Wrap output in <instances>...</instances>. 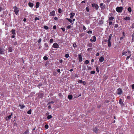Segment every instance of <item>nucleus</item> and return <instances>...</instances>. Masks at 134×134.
<instances>
[{
	"mask_svg": "<svg viewBox=\"0 0 134 134\" xmlns=\"http://www.w3.org/2000/svg\"><path fill=\"white\" fill-rule=\"evenodd\" d=\"M122 9L123 8L121 7H118L116 9V11L119 13L121 12L122 10Z\"/></svg>",
	"mask_w": 134,
	"mask_h": 134,
	"instance_id": "f257e3e1",
	"label": "nucleus"
},
{
	"mask_svg": "<svg viewBox=\"0 0 134 134\" xmlns=\"http://www.w3.org/2000/svg\"><path fill=\"white\" fill-rule=\"evenodd\" d=\"M14 12L16 15H17L19 12V10L18 9V8L16 7H14Z\"/></svg>",
	"mask_w": 134,
	"mask_h": 134,
	"instance_id": "f03ea898",
	"label": "nucleus"
},
{
	"mask_svg": "<svg viewBox=\"0 0 134 134\" xmlns=\"http://www.w3.org/2000/svg\"><path fill=\"white\" fill-rule=\"evenodd\" d=\"M92 7L95 8L96 10L98 9L99 8L98 5L96 4H92Z\"/></svg>",
	"mask_w": 134,
	"mask_h": 134,
	"instance_id": "7ed1b4c3",
	"label": "nucleus"
},
{
	"mask_svg": "<svg viewBox=\"0 0 134 134\" xmlns=\"http://www.w3.org/2000/svg\"><path fill=\"white\" fill-rule=\"evenodd\" d=\"M52 47L54 48H59V46L57 43H55L53 44Z\"/></svg>",
	"mask_w": 134,
	"mask_h": 134,
	"instance_id": "20e7f679",
	"label": "nucleus"
},
{
	"mask_svg": "<svg viewBox=\"0 0 134 134\" xmlns=\"http://www.w3.org/2000/svg\"><path fill=\"white\" fill-rule=\"evenodd\" d=\"M55 15V12L54 10H53L50 13L49 15L51 16H54Z\"/></svg>",
	"mask_w": 134,
	"mask_h": 134,
	"instance_id": "39448f33",
	"label": "nucleus"
},
{
	"mask_svg": "<svg viewBox=\"0 0 134 134\" xmlns=\"http://www.w3.org/2000/svg\"><path fill=\"white\" fill-rule=\"evenodd\" d=\"M79 61L80 62H81L82 60V58L81 55V54H79L78 55Z\"/></svg>",
	"mask_w": 134,
	"mask_h": 134,
	"instance_id": "423d86ee",
	"label": "nucleus"
},
{
	"mask_svg": "<svg viewBox=\"0 0 134 134\" xmlns=\"http://www.w3.org/2000/svg\"><path fill=\"white\" fill-rule=\"evenodd\" d=\"M104 58L102 56L99 58V61L102 62L104 61Z\"/></svg>",
	"mask_w": 134,
	"mask_h": 134,
	"instance_id": "0eeeda50",
	"label": "nucleus"
},
{
	"mask_svg": "<svg viewBox=\"0 0 134 134\" xmlns=\"http://www.w3.org/2000/svg\"><path fill=\"white\" fill-rule=\"evenodd\" d=\"M12 115V114H11L10 115H9V116H7L6 118H5L6 120L7 121L9 119H10L11 118Z\"/></svg>",
	"mask_w": 134,
	"mask_h": 134,
	"instance_id": "6e6552de",
	"label": "nucleus"
},
{
	"mask_svg": "<svg viewBox=\"0 0 134 134\" xmlns=\"http://www.w3.org/2000/svg\"><path fill=\"white\" fill-rule=\"evenodd\" d=\"M122 92L120 88H119L118 90L117 93L119 94H120Z\"/></svg>",
	"mask_w": 134,
	"mask_h": 134,
	"instance_id": "1a4fd4ad",
	"label": "nucleus"
},
{
	"mask_svg": "<svg viewBox=\"0 0 134 134\" xmlns=\"http://www.w3.org/2000/svg\"><path fill=\"white\" fill-rule=\"evenodd\" d=\"M93 131L96 133H98V130L97 129V128L96 127H95L93 129Z\"/></svg>",
	"mask_w": 134,
	"mask_h": 134,
	"instance_id": "9d476101",
	"label": "nucleus"
},
{
	"mask_svg": "<svg viewBox=\"0 0 134 134\" xmlns=\"http://www.w3.org/2000/svg\"><path fill=\"white\" fill-rule=\"evenodd\" d=\"M75 14V13H70V18L71 19H72Z\"/></svg>",
	"mask_w": 134,
	"mask_h": 134,
	"instance_id": "9b49d317",
	"label": "nucleus"
},
{
	"mask_svg": "<svg viewBox=\"0 0 134 134\" xmlns=\"http://www.w3.org/2000/svg\"><path fill=\"white\" fill-rule=\"evenodd\" d=\"M13 50V48L12 47H9L8 51L9 52H12V51Z\"/></svg>",
	"mask_w": 134,
	"mask_h": 134,
	"instance_id": "f8f14e48",
	"label": "nucleus"
},
{
	"mask_svg": "<svg viewBox=\"0 0 134 134\" xmlns=\"http://www.w3.org/2000/svg\"><path fill=\"white\" fill-rule=\"evenodd\" d=\"M103 3H100V7L102 9H103L105 8V6H103Z\"/></svg>",
	"mask_w": 134,
	"mask_h": 134,
	"instance_id": "ddd939ff",
	"label": "nucleus"
},
{
	"mask_svg": "<svg viewBox=\"0 0 134 134\" xmlns=\"http://www.w3.org/2000/svg\"><path fill=\"white\" fill-rule=\"evenodd\" d=\"M96 37L95 36H93V39L92 40L91 39L90 40L91 42L93 41V42H94L96 41Z\"/></svg>",
	"mask_w": 134,
	"mask_h": 134,
	"instance_id": "4468645a",
	"label": "nucleus"
},
{
	"mask_svg": "<svg viewBox=\"0 0 134 134\" xmlns=\"http://www.w3.org/2000/svg\"><path fill=\"white\" fill-rule=\"evenodd\" d=\"M108 47H110L111 46V44L110 41L108 40Z\"/></svg>",
	"mask_w": 134,
	"mask_h": 134,
	"instance_id": "2eb2a0df",
	"label": "nucleus"
},
{
	"mask_svg": "<svg viewBox=\"0 0 134 134\" xmlns=\"http://www.w3.org/2000/svg\"><path fill=\"white\" fill-rule=\"evenodd\" d=\"M129 55H131V53L129 51H127L126 52V56H128Z\"/></svg>",
	"mask_w": 134,
	"mask_h": 134,
	"instance_id": "dca6fc26",
	"label": "nucleus"
},
{
	"mask_svg": "<svg viewBox=\"0 0 134 134\" xmlns=\"http://www.w3.org/2000/svg\"><path fill=\"white\" fill-rule=\"evenodd\" d=\"M28 4H29V6H30V7H31V8L34 5L33 4V3H31L30 2H29V3Z\"/></svg>",
	"mask_w": 134,
	"mask_h": 134,
	"instance_id": "f3484780",
	"label": "nucleus"
},
{
	"mask_svg": "<svg viewBox=\"0 0 134 134\" xmlns=\"http://www.w3.org/2000/svg\"><path fill=\"white\" fill-rule=\"evenodd\" d=\"M72 95H69L68 96V98L70 100H71L72 98Z\"/></svg>",
	"mask_w": 134,
	"mask_h": 134,
	"instance_id": "a211bd4d",
	"label": "nucleus"
},
{
	"mask_svg": "<svg viewBox=\"0 0 134 134\" xmlns=\"http://www.w3.org/2000/svg\"><path fill=\"white\" fill-rule=\"evenodd\" d=\"M40 4V3L39 2H37L36 3V8L39 7V6Z\"/></svg>",
	"mask_w": 134,
	"mask_h": 134,
	"instance_id": "6ab92c4d",
	"label": "nucleus"
},
{
	"mask_svg": "<svg viewBox=\"0 0 134 134\" xmlns=\"http://www.w3.org/2000/svg\"><path fill=\"white\" fill-rule=\"evenodd\" d=\"M114 19V17L113 16H111L110 17H109L108 20L109 21H111L113 20Z\"/></svg>",
	"mask_w": 134,
	"mask_h": 134,
	"instance_id": "aec40b11",
	"label": "nucleus"
},
{
	"mask_svg": "<svg viewBox=\"0 0 134 134\" xmlns=\"http://www.w3.org/2000/svg\"><path fill=\"white\" fill-rule=\"evenodd\" d=\"M4 53V51L2 49H1L0 50V54H3Z\"/></svg>",
	"mask_w": 134,
	"mask_h": 134,
	"instance_id": "412c9836",
	"label": "nucleus"
},
{
	"mask_svg": "<svg viewBox=\"0 0 134 134\" xmlns=\"http://www.w3.org/2000/svg\"><path fill=\"white\" fill-rule=\"evenodd\" d=\"M11 31L13 34L14 35L15 34V30L12 29Z\"/></svg>",
	"mask_w": 134,
	"mask_h": 134,
	"instance_id": "4be33fe9",
	"label": "nucleus"
},
{
	"mask_svg": "<svg viewBox=\"0 0 134 134\" xmlns=\"http://www.w3.org/2000/svg\"><path fill=\"white\" fill-rule=\"evenodd\" d=\"M124 19L126 20H130V18L129 17H126L124 18Z\"/></svg>",
	"mask_w": 134,
	"mask_h": 134,
	"instance_id": "5701e85b",
	"label": "nucleus"
},
{
	"mask_svg": "<svg viewBox=\"0 0 134 134\" xmlns=\"http://www.w3.org/2000/svg\"><path fill=\"white\" fill-rule=\"evenodd\" d=\"M19 106L20 107V108L21 109H23V108H24L25 106L24 105H21V104H20L19 105Z\"/></svg>",
	"mask_w": 134,
	"mask_h": 134,
	"instance_id": "b1692460",
	"label": "nucleus"
},
{
	"mask_svg": "<svg viewBox=\"0 0 134 134\" xmlns=\"http://www.w3.org/2000/svg\"><path fill=\"white\" fill-rule=\"evenodd\" d=\"M112 34H110V35L109 36L108 39V40L110 41L111 40V38L112 37Z\"/></svg>",
	"mask_w": 134,
	"mask_h": 134,
	"instance_id": "393cba45",
	"label": "nucleus"
},
{
	"mask_svg": "<svg viewBox=\"0 0 134 134\" xmlns=\"http://www.w3.org/2000/svg\"><path fill=\"white\" fill-rule=\"evenodd\" d=\"M86 23L87 24H89L90 23V20H86Z\"/></svg>",
	"mask_w": 134,
	"mask_h": 134,
	"instance_id": "a878e982",
	"label": "nucleus"
},
{
	"mask_svg": "<svg viewBox=\"0 0 134 134\" xmlns=\"http://www.w3.org/2000/svg\"><path fill=\"white\" fill-rule=\"evenodd\" d=\"M66 19L70 23H71L72 22V20L68 18H66Z\"/></svg>",
	"mask_w": 134,
	"mask_h": 134,
	"instance_id": "bb28decb",
	"label": "nucleus"
},
{
	"mask_svg": "<svg viewBox=\"0 0 134 134\" xmlns=\"http://www.w3.org/2000/svg\"><path fill=\"white\" fill-rule=\"evenodd\" d=\"M52 117V116L51 115H49L47 117V118L48 119H49L51 118Z\"/></svg>",
	"mask_w": 134,
	"mask_h": 134,
	"instance_id": "cd10ccee",
	"label": "nucleus"
},
{
	"mask_svg": "<svg viewBox=\"0 0 134 134\" xmlns=\"http://www.w3.org/2000/svg\"><path fill=\"white\" fill-rule=\"evenodd\" d=\"M29 132V130H27L23 134H27Z\"/></svg>",
	"mask_w": 134,
	"mask_h": 134,
	"instance_id": "c85d7f7f",
	"label": "nucleus"
},
{
	"mask_svg": "<svg viewBox=\"0 0 134 134\" xmlns=\"http://www.w3.org/2000/svg\"><path fill=\"white\" fill-rule=\"evenodd\" d=\"M43 58L44 60H46L48 59V58L46 56H44L43 57Z\"/></svg>",
	"mask_w": 134,
	"mask_h": 134,
	"instance_id": "c756f323",
	"label": "nucleus"
},
{
	"mask_svg": "<svg viewBox=\"0 0 134 134\" xmlns=\"http://www.w3.org/2000/svg\"><path fill=\"white\" fill-rule=\"evenodd\" d=\"M128 10L129 12H130V13L131 12V8H130V7L128 8Z\"/></svg>",
	"mask_w": 134,
	"mask_h": 134,
	"instance_id": "7c9ffc66",
	"label": "nucleus"
},
{
	"mask_svg": "<svg viewBox=\"0 0 134 134\" xmlns=\"http://www.w3.org/2000/svg\"><path fill=\"white\" fill-rule=\"evenodd\" d=\"M119 103L121 104H123L122 101L121 99H120L119 100Z\"/></svg>",
	"mask_w": 134,
	"mask_h": 134,
	"instance_id": "2f4dec72",
	"label": "nucleus"
},
{
	"mask_svg": "<svg viewBox=\"0 0 134 134\" xmlns=\"http://www.w3.org/2000/svg\"><path fill=\"white\" fill-rule=\"evenodd\" d=\"M87 33L88 34H91L92 33V32L90 30H89L87 31Z\"/></svg>",
	"mask_w": 134,
	"mask_h": 134,
	"instance_id": "473e14b6",
	"label": "nucleus"
},
{
	"mask_svg": "<svg viewBox=\"0 0 134 134\" xmlns=\"http://www.w3.org/2000/svg\"><path fill=\"white\" fill-rule=\"evenodd\" d=\"M58 12L59 13H62V10L60 8H59L58 10Z\"/></svg>",
	"mask_w": 134,
	"mask_h": 134,
	"instance_id": "72a5a7b5",
	"label": "nucleus"
},
{
	"mask_svg": "<svg viewBox=\"0 0 134 134\" xmlns=\"http://www.w3.org/2000/svg\"><path fill=\"white\" fill-rule=\"evenodd\" d=\"M31 110L30 109L29 110L27 111V113L28 114H31Z\"/></svg>",
	"mask_w": 134,
	"mask_h": 134,
	"instance_id": "f704fd0d",
	"label": "nucleus"
},
{
	"mask_svg": "<svg viewBox=\"0 0 134 134\" xmlns=\"http://www.w3.org/2000/svg\"><path fill=\"white\" fill-rule=\"evenodd\" d=\"M65 57L66 58L69 57V54H65Z\"/></svg>",
	"mask_w": 134,
	"mask_h": 134,
	"instance_id": "c9c22d12",
	"label": "nucleus"
},
{
	"mask_svg": "<svg viewBox=\"0 0 134 134\" xmlns=\"http://www.w3.org/2000/svg\"><path fill=\"white\" fill-rule=\"evenodd\" d=\"M89 63V61L88 60H86L85 61V63L86 64H88Z\"/></svg>",
	"mask_w": 134,
	"mask_h": 134,
	"instance_id": "e433bc0d",
	"label": "nucleus"
},
{
	"mask_svg": "<svg viewBox=\"0 0 134 134\" xmlns=\"http://www.w3.org/2000/svg\"><path fill=\"white\" fill-rule=\"evenodd\" d=\"M49 126L48 125H46L45 126V128L46 129H47L48 128Z\"/></svg>",
	"mask_w": 134,
	"mask_h": 134,
	"instance_id": "4c0bfd02",
	"label": "nucleus"
},
{
	"mask_svg": "<svg viewBox=\"0 0 134 134\" xmlns=\"http://www.w3.org/2000/svg\"><path fill=\"white\" fill-rule=\"evenodd\" d=\"M44 28L46 30H47L48 29V27L46 26H44Z\"/></svg>",
	"mask_w": 134,
	"mask_h": 134,
	"instance_id": "58836bf2",
	"label": "nucleus"
},
{
	"mask_svg": "<svg viewBox=\"0 0 134 134\" xmlns=\"http://www.w3.org/2000/svg\"><path fill=\"white\" fill-rule=\"evenodd\" d=\"M53 39L52 38V39H50V41H49V42H50L51 43H52L53 42Z\"/></svg>",
	"mask_w": 134,
	"mask_h": 134,
	"instance_id": "ea45409f",
	"label": "nucleus"
},
{
	"mask_svg": "<svg viewBox=\"0 0 134 134\" xmlns=\"http://www.w3.org/2000/svg\"><path fill=\"white\" fill-rule=\"evenodd\" d=\"M95 72V71H91V73L92 74H93Z\"/></svg>",
	"mask_w": 134,
	"mask_h": 134,
	"instance_id": "a19ab883",
	"label": "nucleus"
},
{
	"mask_svg": "<svg viewBox=\"0 0 134 134\" xmlns=\"http://www.w3.org/2000/svg\"><path fill=\"white\" fill-rule=\"evenodd\" d=\"M82 81L81 80H79L78 81V82L79 83H82Z\"/></svg>",
	"mask_w": 134,
	"mask_h": 134,
	"instance_id": "79ce46f5",
	"label": "nucleus"
},
{
	"mask_svg": "<svg viewBox=\"0 0 134 134\" xmlns=\"http://www.w3.org/2000/svg\"><path fill=\"white\" fill-rule=\"evenodd\" d=\"M96 70L97 72H99V69L98 67H96Z\"/></svg>",
	"mask_w": 134,
	"mask_h": 134,
	"instance_id": "37998d69",
	"label": "nucleus"
},
{
	"mask_svg": "<svg viewBox=\"0 0 134 134\" xmlns=\"http://www.w3.org/2000/svg\"><path fill=\"white\" fill-rule=\"evenodd\" d=\"M41 38L39 39L38 41H37V42L38 43H40L41 42Z\"/></svg>",
	"mask_w": 134,
	"mask_h": 134,
	"instance_id": "c03bdc74",
	"label": "nucleus"
},
{
	"mask_svg": "<svg viewBox=\"0 0 134 134\" xmlns=\"http://www.w3.org/2000/svg\"><path fill=\"white\" fill-rule=\"evenodd\" d=\"M61 29L63 31H65V28H61Z\"/></svg>",
	"mask_w": 134,
	"mask_h": 134,
	"instance_id": "a18cd8bd",
	"label": "nucleus"
},
{
	"mask_svg": "<svg viewBox=\"0 0 134 134\" xmlns=\"http://www.w3.org/2000/svg\"><path fill=\"white\" fill-rule=\"evenodd\" d=\"M73 46L75 48L77 46L75 43H74L73 44Z\"/></svg>",
	"mask_w": 134,
	"mask_h": 134,
	"instance_id": "49530a36",
	"label": "nucleus"
},
{
	"mask_svg": "<svg viewBox=\"0 0 134 134\" xmlns=\"http://www.w3.org/2000/svg\"><path fill=\"white\" fill-rule=\"evenodd\" d=\"M83 29L84 30H86V28L84 26H83Z\"/></svg>",
	"mask_w": 134,
	"mask_h": 134,
	"instance_id": "de8ad7c7",
	"label": "nucleus"
},
{
	"mask_svg": "<svg viewBox=\"0 0 134 134\" xmlns=\"http://www.w3.org/2000/svg\"><path fill=\"white\" fill-rule=\"evenodd\" d=\"M39 20V19L37 17H36L35 18V21H36V20Z\"/></svg>",
	"mask_w": 134,
	"mask_h": 134,
	"instance_id": "09e8293b",
	"label": "nucleus"
},
{
	"mask_svg": "<svg viewBox=\"0 0 134 134\" xmlns=\"http://www.w3.org/2000/svg\"><path fill=\"white\" fill-rule=\"evenodd\" d=\"M118 24H115V26H114V27H115L117 28L118 27Z\"/></svg>",
	"mask_w": 134,
	"mask_h": 134,
	"instance_id": "8fccbe9b",
	"label": "nucleus"
},
{
	"mask_svg": "<svg viewBox=\"0 0 134 134\" xmlns=\"http://www.w3.org/2000/svg\"><path fill=\"white\" fill-rule=\"evenodd\" d=\"M71 27V26L70 25H68L67 27V28L68 29H69Z\"/></svg>",
	"mask_w": 134,
	"mask_h": 134,
	"instance_id": "3c124183",
	"label": "nucleus"
},
{
	"mask_svg": "<svg viewBox=\"0 0 134 134\" xmlns=\"http://www.w3.org/2000/svg\"><path fill=\"white\" fill-rule=\"evenodd\" d=\"M126 52H123L122 53V55H126Z\"/></svg>",
	"mask_w": 134,
	"mask_h": 134,
	"instance_id": "603ef678",
	"label": "nucleus"
},
{
	"mask_svg": "<svg viewBox=\"0 0 134 134\" xmlns=\"http://www.w3.org/2000/svg\"><path fill=\"white\" fill-rule=\"evenodd\" d=\"M131 55H129V56H127L126 58V59H128L130 58V56Z\"/></svg>",
	"mask_w": 134,
	"mask_h": 134,
	"instance_id": "864d4df0",
	"label": "nucleus"
},
{
	"mask_svg": "<svg viewBox=\"0 0 134 134\" xmlns=\"http://www.w3.org/2000/svg\"><path fill=\"white\" fill-rule=\"evenodd\" d=\"M109 25H111L112 24V22L111 21H109Z\"/></svg>",
	"mask_w": 134,
	"mask_h": 134,
	"instance_id": "5fc2aeb1",
	"label": "nucleus"
},
{
	"mask_svg": "<svg viewBox=\"0 0 134 134\" xmlns=\"http://www.w3.org/2000/svg\"><path fill=\"white\" fill-rule=\"evenodd\" d=\"M56 27L55 25L53 27V29H56Z\"/></svg>",
	"mask_w": 134,
	"mask_h": 134,
	"instance_id": "6e6d98bb",
	"label": "nucleus"
},
{
	"mask_svg": "<svg viewBox=\"0 0 134 134\" xmlns=\"http://www.w3.org/2000/svg\"><path fill=\"white\" fill-rule=\"evenodd\" d=\"M59 62H60V63H62L63 62V60H62L61 59V60H60Z\"/></svg>",
	"mask_w": 134,
	"mask_h": 134,
	"instance_id": "4d7b16f0",
	"label": "nucleus"
},
{
	"mask_svg": "<svg viewBox=\"0 0 134 134\" xmlns=\"http://www.w3.org/2000/svg\"><path fill=\"white\" fill-rule=\"evenodd\" d=\"M132 88L133 89H134V84L132 85Z\"/></svg>",
	"mask_w": 134,
	"mask_h": 134,
	"instance_id": "13d9d810",
	"label": "nucleus"
},
{
	"mask_svg": "<svg viewBox=\"0 0 134 134\" xmlns=\"http://www.w3.org/2000/svg\"><path fill=\"white\" fill-rule=\"evenodd\" d=\"M17 44V42H15L14 43V44L15 46Z\"/></svg>",
	"mask_w": 134,
	"mask_h": 134,
	"instance_id": "bf43d9fd",
	"label": "nucleus"
},
{
	"mask_svg": "<svg viewBox=\"0 0 134 134\" xmlns=\"http://www.w3.org/2000/svg\"><path fill=\"white\" fill-rule=\"evenodd\" d=\"M58 18L57 17H55L54 18V19L55 20H58Z\"/></svg>",
	"mask_w": 134,
	"mask_h": 134,
	"instance_id": "052dcab7",
	"label": "nucleus"
},
{
	"mask_svg": "<svg viewBox=\"0 0 134 134\" xmlns=\"http://www.w3.org/2000/svg\"><path fill=\"white\" fill-rule=\"evenodd\" d=\"M82 83L83 85H85L86 84V82L85 81L82 82Z\"/></svg>",
	"mask_w": 134,
	"mask_h": 134,
	"instance_id": "680f3d73",
	"label": "nucleus"
},
{
	"mask_svg": "<svg viewBox=\"0 0 134 134\" xmlns=\"http://www.w3.org/2000/svg\"><path fill=\"white\" fill-rule=\"evenodd\" d=\"M60 69H58L57 70V72H60Z\"/></svg>",
	"mask_w": 134,
	"mask_h": 134,
	"instance_id": "e2e57ef3",
	"label": "nucleus"
},
{
	"mask_svg": "<svg viewBox=\"0 0 134 134\" xmlns=\"http://www.w3.org/2000/svg\"><path fill=\"white\" fill-rule=\"evenodd\" d=\"M99 53H97L96 54V56H98L99 55Z\"/></svg>",
	"mask_w": 134,
	"mask_h": 134,
	"instance_id": "0e129e2a",
	"label": "nucleus"
},
{
	"mask_svg": "<svg viewBox=\"0 0 134 134\" xmlns=\"http://www.w3.org/2000/svg\"><path fill=\"white\" fill-rule=\"evenodd\" d=\"M86 10L87 12L89 11V9H88V8L87 7L86 8Z\"/></svg>",
	"mask_w": 134,
	"mask_h": 134,
	"instance_id": "69168bd1",
	"label": "nucleus"
},
{
	"mask_svg": "<svg viewBox=\"0 0 134 134\" xmlns=\"http://www.w3.org/2000/svg\"><path fill=\"white\" fill-rule=\"evenodd\" d=\"M110 0H107L106 1L108 3H109L110 2Z\"/></svg>",
	"mask_w": 134,
	"mask_h": 134,
	"instance_id": "338daca9",
	"label": "nucleus"
},
{
	"mask_svg": "<svg viewBox=\"0 0 134 134\" xmlns=\"http://www.w3.org/2000/svg\"><path fill=\"white\" fill-rule=\"evenodd\" d=\"M15 37V36L14 35L12 36V38H14Z\"/></svg>",
	"mask_w": 134,
	"mask_h": 134,
	"instance_id": "774afa93",
	"label": "nucleus"
}]
</instances>
